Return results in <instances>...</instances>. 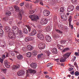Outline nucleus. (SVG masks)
<instances>
[{
    "instance_id": "338daca9",
    "label": "nucleus",
    "mask_w": 79,
    "mask_h": 79,
    "mask_svg": "<svg viewBox=\"0 0 79 79\" xmlns=\"http://www.w3.org/2000/svg\"><path fill=\"white\" fill-rule=\"evenodd\" d=\"M44 74H47L48 73L47 72H44Z\"/></svg>"
},
{
    "instance_id": "49530a36",
    "label": "nucleus",
    "mask_w": 79,
    "mask_h": 79,
    "mask_svg": "<svg viewBox=\"0 0 79 79\" xmlns=\"http://www.w3.org/2000/svg\"><path fill=\"white\" fill-rule=\"evenodd\" d=\"M66 42V41L65 40H62L61 41H60V43L62 44H64Z\"/></svg>"
},
{
    "instance_id": "412c9836",
    "label": "nucleus",
    "mask_w": 79,
    "mask_h": 79,
    "mask_svg": "<svg viewBox=\"0 0 79 79\" xmlns=\"http://www.w3.org/2000/svg\"><path fill=\"white\" fill-rule=\"evenodd\" d=\"M20 67V65H14L13 66L12 68L14 70L19 69Z\"/></svg>"
},
{
    "instance_id": "ea45409f",
    "label": "nucleus",
    "mask_w": 79,
    "mask_h": 79,
    "mask_svg": "<svg viewBox=\"0 0 79 79\" xmlns=\"http://www.w3.org/2000/svg\"><path fill=\"white\" fill-rule=\"evenodd\" d=\"M27 28L28 29L29 32H30V31H31V27H30V26H27Z\"/></svg>"
},
{
    "instance_id": "f8f14e48",
    "label": "nucleus",
    "mask_w": 79,
    "mask_h": 79,
    "mask_svg": "<svg viewBox=\"0 0 79 79\" xmlns=\"http://www.w3.org/2000/svg\"><path fill=\"white\" fill-rule=\"evenodd\" d=\"M72 16H70L69 18V27H70L72 29H73V25L71 24V22L72 21Z\"/></svg>"
},
{
    "instance_id": "c9c22d12",
    "label": "nucleus",
    "mask_w": 79,
    "mask_h": 79,
    "mask_svg": "<svg viewBox=\"0 0 79 79\" xmlns=\"http://www.w3.org/2000/svg\"><path fill=\"white\" fill-rule=\"evenodd\" d=\"M32 54L34 56L37 55V52L36 51H34L32 52Z\"/></svg>"
},
{
    "instance_id": "4d7b16f0",
    "label": "nucleus",
    "mask_w": 79,
    "mask_h": 79,
    "mask_svg": "<svg viewBox=\"0 0 79 79\" xmlns=\"http://www.w3.org/2000/svg\"><path fill=\"white\" fill-rule=\"evenodd\" d=\"M33 2L35 4H36V3H38V2L37 0V1H34Z\"/></svg>"
},
{
    "instance_id": "5fc2aeb1",
    "label": "nucleus",
    "mask_w": 79,
    "mask_h": 79,
    "mask_svg": "<svg viewBox=\"0 0 79 79\" xmlns=\"http://www.w3.org/2000/svg\"><path fill=\"white\" fill-rule=\"evenodd\" d=\"M74 65L76 67L78 68V66H77V64H76V62H75Z\"/></svg>"
},
{
    "instance_id": "7ed1b4c3",
    "label": "nucleus",
    "mask_w": 79,
    "mask_h": 79,
    "mask_svg": "<svg viewBox=\"0 0 79 79\" xmlns=\"http://www.w3.org/2000/svg\"><path fill=\"white\" fill-rule=\"evenodd\" d=\"M29 18H30L32 21H37L38 19H39V17L37 15H30L29 16Z\"/></svg>"
},
{
    "instance_id": "39448f33",
    "label": "nucleus",
    "mask_w": 79,
    "mask_h": 79,
    "mask_svg": "<svg viewBox=\"0 0 79 79\" xmlns=\"http://www.w3.org/2000/svg\"><path fill=\"white\" fill-rule=\"evenodd\" d=\"M38 47L40 49H44L45 48L46 45L45 44H44V43H41L39 44Z\"/></svg>"
},
{
    "instance_id": "6e6552de",
    "label": "nucleus",
    "mask_w": 79,
    "mask_h": 79,
    "mask_svg": "<svg viewBox=\"0 0 79 79\" xmlns=\"http://www.w3.org/2000/svg\"><path fill=\"white\" fill-rule=\"evenodd\" d=\"M74 9V6H69L67 8V11L68 12H70L73 10Z\"/></svg>"
},
{
    "instance_id": "4468645a",
    "label": "nucleus",
    "mask_w": 79,
    "mask_h": 79,
    "mask_svg": "<svg viewBox=\"0 0 79 79\" xmlns=\"http://www.w3.org/2000/svg\"><path fill=\"white\" fill-rule=\"evenodd\" d=\"M4 64L5 67H6L7 68H9L10 67V63H9V62H8V61L7 60H6L5 61Z\"/></svg>"
},
{
    "instance_id": "bf43d9fd",
    "label": "nucleus",
    "mask_w": 79,
    "mask_h": 79,
    "mask_svg": "<svg viewBox=\"0 0 79 79\" xmlns=\"http://www.w3.org/2000/svg\"><path fill=\"white\" fill-rule=\"evenodd\" d=\"M22 21H19V23H18V24H22Z\"/></svg>"
},
{
    "instance_id": "20e7f679",
    "label": "nucleus",
    "mask_w": 79,
    "mask_h": 79,
    "mask_svg": "<svg viewBox=\"0 0 79 79\" xmlns=\"http://www.w3.org/2000/svg\"><path fill=\"white\" fill-rule=\"evenodd\" d=\"M60 15L61 16L60 18L61 19H62V21H66L67 18L65 13H61Z\"/></svg>"
},
{
    "instance_id": "a878e982",
    "label": "nucleus",
    "mask_w": 79,
    "mask_h": 79,
    "mask_svg": "<svg viewBox=\"0 0 79 79\" xmlns=\"http://www.w3.org/2000/svg\"><path fill=\"white\" fill-rule=\"evenodd\" d=\"M52 51L53 53L56 54L57 53V50L56 48H53L52 50Z\"/></svg>"
},
{
    "instance_id": "603ef678",
    "label": "nucleus",
    "mask_w": 79,
    "mask_h": 79,
    "mask_svg": "<svg viewBox=\"0 0 79 79\" xmlns=\"http://www.w3.org/2000/svg\"><path fill=\"white\" fill-rule=\"evenodd\" d=\"M55 38H57L58 37H59V35L57 34H56L55 35Z\"/></svg>"
},
{
    "instance_id": "de8ad7c7",
    "label": "nucleus",
    "mask_w": 79,
    "mask_h": 79,
    "mask_svg": "<svg viewBox=\"0 0 79 79\" xmlns=\"http://www.w3.org/2000/svg\"><path fill=\"white\" fill-rule=\"evenodd\" d=\"M43 55V53H41V54H40V55H38V56H37L38 58H40V57H41V56Z\"/></svg>"
},
{
    "instance_id": "2f4dec72",
    "label": "nucleus",
    "mask_w": 79,
    "mask_h": 79,
    "mask_svg": "<svg viewBox=\"0 0 79 79\" xmlns=\"http://www.w3.org/2000/svg\"><path fill=\"white\" fill-rule=\"evenodd\" d=\"M36 10V9H35L33 10H30L29 13L30 14H33V13H34L35 11Z\"/></svg>"
},
{
    "instance_id": "b1692460",
    "label": "nucleus",
    "mask_w": 79,
    "mask_h": 79,
    "mask_svg": "<svg viewBox=\"0 0 79 79\" xmlns=\"http://www.w3.org/2000/svg\"><path fill=\"white\" fill-rule=\"evenodd\" d=\"M14 7L16 11H19V7H18V6H17V5L14 6Z\"/></svg>"
},
{
    "instance_id": "bb28decb",
    "label": "nucleus",
    "mask_w": 79,
    "mask_h": 79,
    "mask_svg": "<svg viewBox=\"0 0 79 79\" xmlns=\"http://www.w3.org/2000/svg\"><path fill=\"white\" fill-rule=\"evenodd\" d=\"M45 29L46 31H49L51 30V28L50 26H48L46 27Z\"/></svg>"
},
{
    "instance_id": "f704fd0d",
    "label": "nucleus",
    "mask_w": 79,
    "mask_h": 79,
    "mask_svg": "<svg viewBox=\"0 0 79 79\" xmlns=\"http://www.w3.org/2000/svg\"><path fill=\"white\" fill-rule=\"evenodd\" d=\"M64 7H61V8H60V12H62V13L63 12L64 10Z\"/></svg>"
},
{
    "instance_id": "864d4df0",
    "label": "nucleus",
    "mask_w": 79,
    "mask_h": 79,
    "mask_svg": "<svg viewBox=\"0 0 79 79\" xmlns=\"http://www.w3.org/2000/svg\"><path fill=\"white\" fill-rule=\"evenodd\" d=\"M24 2H22V3H21L20 4V5L22 6H23V5H24Z\"/></svg>"
},
{
    "instance_id": "c756f323",
    "label": "nucleus",
    "mask_w": 79,
    "mask_h": 79,
    "mask_svg": "<svg viewBox=\"0 0 79 79\" xmlns=\"http://www.w3.org/2000/svg\"><path fill=\"white\" fill-rule=\"evenodd\" d=\"M8 19V18L7 17H5V18H3L2 19L3 21H7Z\"/></svg>"
},
{
    "instance_id": "774afa93",
    "label": "nucleus",
    "mask_w": 79,
    "mask_h": 79,
    "mask_svg": "<svg viewBox=\"0 0 79 79\" xmlns=\"http://www.w3.org/2000/svg\"><path fill=\"white\" fill-rule=\"evenodd\" d=\"M38 33H41L42 31L41 30H38Z\"/></svg>"
},
{
    "instance_id": "f03ea898",
    "label": "nucleus",
    "mask_w": 79,
    "mask_h": 79,
    "mask_svg": "<svg viewBox=\"0 0 79 79\" xmlns=\"http://www.w3.org/2000/svg\"><path fill=\"white\" fill-rule=\"evenodd\" d=\"M71 53L70 52L69 53H67L66 54H64L63 56V57L64 58H61L60 60V62H64L66 60V59L67 58H68L70 56V55H71Z\"/></svg>"
},
{
    "instance_id": "c85d7f7f",
    "label": "nucleus",
    "mask_w": 79,
    "mask_h": 79,
    "mask_svg": "<svg viewBox=\"0 0 79 79\" xmlns=\"http://www.w3.org/2000/svg\"><path fill=\"white\" fill-rule=\"evenodd\" d=\"M23 32L25 34H27L28 32L27 29L26 28H24V29H23Z\"/></svg>"
},
{
    "instance_id": "f3484780",
    "label": "nucleus",
    "mask_w": 79,
    "mask_h": 79,
    "mask_svg": "<svg viewBox=\"0 0 79 79\" xmlns=\"http://www.w3.org/2000/svg\"><path fill=\"white\" fill-rule=\"evenodd\" d=\"M46 39L47 41L50 42L51 41L52 39L51 37L49 35H47L46 36Z\"/></svg>"
},
{
    "instance_id": "dca6fc26",
    "label": "nucleus",
    "mask_w": 79,
    "mask_h": 79,
    "mask_svg": "<svg viewBox=\"0 0 79 79\" xmlns=\"http://www.w3.org/2000/svg\"><path fill=\"white\" fill-rule=\"evenodd\" d=\"M24 72L23 70H20L17 73V74L19 76H21V75H24Z\"/></svg>"
},
{
    "instance_id": "3c124183",
    "label": "nucleus",
    "mask_w": 79,
    "mask_h": 79,
    "mask_svg": "<svg viewBox=\"0 0 79 79\" xmlns=\"http://www.w3.org/2000/svg\"><path fill=\"white\" fill-rule=\"evenodd\" d=\"M5 45L4 44H2V43H0V47H4Z\"/></svg>"
},
{
    "instance_id": "58836bf2",
    "label": "nucleus",
    "mask_w": 79,
    "mask_h": 79,
    "mask_svg": "<svg viewBox=\"0 0 79 79\" xmlns=\"http://www.w3.org/2000/svg\"><path fill=\"white\" fill-rule=\"evenodd\" d=\"M49 1H50L51 2V3L52 4H55L56 3V0H49Z\"/></svg>"
},
{
    "instance_id": "680f3d73",
    "label": "nucleus",
    "mask_w": 79,
    "mask_h": 79,
    "mask_svg": "<svg viewBox=\"0 0 79 79\" xmlns=\"http://www.w3.org/2000/svg\"><path fill=\"white\" fill-rule=\"evenodd\" d=\"M76 9H77V10H79V6H77L76 7Z\"/></svg>"
},
{
    "instance_id": "9b49d317",
    "label": "nucleus",
    "mask_w": 79,
    "mask_h": 79,
    "mask_svg": "<svg viewBox=\"0 0 79 79\" xmlns=\"http://www.w3.org/2000/svg\"><path fill=\"white\" fill-rule=\"evenodd\" d=\"M43 12L44 15V16H49L50 14L49 11L48 10H44Z\"/></svg>"
},
{
    "instance_id": "a19ab883",
    "label": "nucleus",
    "mask_w": 79,
    "mask_h": 79,
    "mask_svg": "<svg viewBox=\"0 0 79 79\" xmlns=\"http://www.w3.org/2000/svg\"><path fill=\"white\" fill-rule=\"evenodd\" d=\"M56 31L57 32V33H60V34H61L63 33V32L61 31H60V30H59L58 29H56Z\"/></svg>"
},
{
    "instance_id": "0e129e2a",
    "label": "nucleus",
    "mask_w": 79,
    "mask_h": 79,
    "mask_svg": "<svg viewBox=\"0 0 79 79\" xmlns=\"http://www.w3.org/2000/svg\"><path fill=\"white\" fill-rule=\"evenodd\" d=\"M6 57L8 56V53H6Z\"/></svg>"
},
{
    "instance_id": "1a4fd4ad",
    "label": "nucleus",
    "mask_w": 79,
    "mask_h": 79,
    "mask_svg": "<svg viewBox=\"0 0 79 79\" xmlns=\"http://www.w3.org/2000/svg\"><path fill=\"white\" fill-rule=\"evenodd\" d=\"M36 71L35 70H32V69H28L27 70V75H29V74H28V73H36Z\"/></svg>"
},
{
    "instance_id": "aec40b11",
    "label": "nucleus",
    "mask_w": 79,
    "mask_h": 79,
    "mask_svg": "<svg viewBox=\"0 0 79 79\" xmlns=\"http://www.w3.org/2000/svg\"><path fill=\"white\" fill-rule=\"evenodd\" d=\"M33 49V47H32V46L28 45L27 46V49L28 50H32Z\"/></svg>"
},
{
    "instance_id": "ddd939ff",
    "label": "nucleus",
    "mask_w": 79,
    "mask_h": 79,
    "mask_svg": "<svg viewBox=\"0 0 79 79\" xmlns=\"http://www.w3.org/2000/svg\"><path fill=\"white\" fill-rule=\"evenodd\" d=\"M3 27L2 25L0 23V36H2L3 35V31L2 29H1V28Z\"/></svg>"
},
{
    "instance_id": "a211bd4d",
    "label": "nucleus",
    "mask_w": 79,
    "mask_h": 79,
    "mask_svg": "<svg viewBox=\"0 0 79 79\" xmlns=\"http://www.w3.org/2000/svg\"><path fill=\"white\" fill-rule=\"evenodd\" d=\"M31 67L33 69H35L37 65L35 63H32L31 64H30Z\"/></svg>"
},
{
    "instance_id": "c03bdc74",
    "label": "nucleus",
    "mask_w": 79,
    "mask_h": 79,
    "mask_svg": "<svg viewBox=\"0 0 79 79\" xmlns=\"http://www.w3.org/2000/svg\"><path fill=\"white\" fill-rule=\"evenodd\" d=\"M74 74L76 76H78V75H79V73L78 71L75 72Z\"/></svg>"
},
{
    "instance_id": "69168bd1",
    "label": "nucleus",
    "mask_w": 79,
    "mask_h": 79,
    "mask_svg": "<svg viewBox=\"0 0 79 79\" xmlns=\"http://www.w3.org/2000/svg\"><path fill=\"white\" fill-rule=\"evenodd\" d=\"M76 16H79V14L78 13H76Z\"/></svg>"
},
{
    "instance_id": "e433bc0d",
    "label": "nucleus",
    "mask_w": 79,
    "mask_h": 79,
    "mask_svg": "<svg viewBox=\"0 0 79 79\" xmlns=\"http://www.w3.org/2000/svg\"><path fill=\"white\" fill-rule=\"evenodd\" d=\"M59 59L57 58V59H55V60H56V61L57 62V65H60L61 64L60 62H59Z\"/></svg>"
},
{
    "instance_id": "79ce46f5",
    "label": "nucleus",
    "mask_w": 79,
    "mask_h": 79,
    "mask_svg": "<svg viewBox=\"0 0 79 79\" xmlns=\"http://www.w3.org/2000/svg\"><path fill=\"white\" fill-rule=\"evenodd\" d=\"M45 52L47 54L48 56H49L50 55V53L49 51H45Z\"/></svg>"
},
{
    "instance_id": "4c0bfd02",
    "label": "nucleus",
    "mask_w": 79,
    "mask_h": 79,
    "mask_svg": "<svg viewBox=\"0 0 79 79\" xmlns=\"http://www.w3.org/2000/svg\"><path fill=\"white\" fill-rule=\"evenodd\" d=\"M15 53H17V52L16 51H14V52H11V54L12 55L14 56L15 54Z\"/></svg>"
},
{
    "instance_id": "052dcab7",
    "label": "nucleus",
    "mask_w": 79,
    "mask_h": 79,
    "mask_svg": "<svg viewBox=\"0 0 79 79\" xmlns=\"http://www.w3.org/2000/svg\"><path fill=\"white\" fill-rule=\"evenodd\" d=\"M2 70L4 72H6V69H3Z\"/></svg>"
},
{
    "instance_id": "cd10ccee",
    "label": "nucleus",
    "mask_w": 79,
    "mask_h": 79,
    "mask_svg": "<svg viewBox=\"0 0 79 79\" xmlns=\"http://www.w3.org/2000/svg\"><path fill=\"white\" fill-rule=\"evenodd\" d=\"M25 40L26 41H30L31 40V37H26L25 39Z\"/></svg>"
},
{
    "instance_id": "9d476101",
    "label": "nucleus",
    "mask_w": 79,
    "mask_h": 79,
    "mask_svg": "<svg viewBox=\"0 0 79 79\" xmlns=\"http://www.w3.org/2000/svg\"><path fill=\"white\" fill-rule=\"evenodd\" d=\"M37 36L38 38L41 40H43L44 39V36L42 33H38L37 35Z\"/></svg>"
},
{
    "instance_id": "f257e3e1",
    "label": "nucleus",
    "mask_w": 79,
    "mask_h": 79,
    "mask_svg": "<svg viewBox=\"0 0 79 79\" xmlns=\"http://www.w3.org/2000/svg\"><path fill=\"white\" fill-rule=\"evenodd\" d=\"M12 31L14 34L12 32H9L8 35V37L11 39H15L16 37L15 34L17 35L19 33L20 36H17V40L18 41H21V37L23 36L22 30H19L18 27L17 26H13Z\"/></svg>"
},
{
    "instance_id": "423d86ee",
    "label": "nucleus",
    "mask_w": 79,
    "mask_h": 79,
    "mask_svg": "<svg viewBox=\"0 0 79 79\" xmlns=\"http://www.w3.org/2000/svg\"><path fill=\"white\" fill-rule=\"evenodd\" d=\"M24 13V10L23 9H21L20 10V12L18 14V17L19 18V19H20V20H21L22 18V14H23Z\"/></svg>"
},
{
    "instance_id": "6e6d98bb",
    "label": "nucleus",
    "mask_w": 79,
    "mask_h": 79,
    "mask_svg": "<svg viewBox=\"0 0 79 79\" xmlns=\"http://www.w3.org/2000/svg\"><path fill=\"white\" fill-rule=\"evenodd\" d=\"M74 71H73V72H70V74H72V75H74Z\"/></svg>"
},
{
    "instance_id": "4be33fe9",
    "label": "nucleus",
    "mask_w": 79,
    "mask_h": 79,
    "mask_svg": "<svg viewBox=\"0 0 79 79\" xmlns=\"http://www.w3.org/2000/svg\"><path fill=\"white\" fill-rule=\"evenodd\" d=\"M57 48L59 50H63L64 48V47L63 46H61V45H60V44H57Z\"/></svg>"
},
{
    "instance_id": "0eeeda50",
    "label": "nucleus",
    "mask_w": 79,
    "mask_h": 79,
    "mask_svg": "<svg viewBox=\"0 0 79 79\" xmlns=\"http://www.w3.org/2000/svg\"><path fill=\"white\" fill-rule=\"evenodd\" d=\"M48 22V19H41L40 21V24H42V25L46 24H47Z\"/></svg>"
},
{
    "instance_id": "2eb2a0df",
    "label": "nucleus",
    "mask_w": 79,
    "mask_h": 79,
    "mask_svg": "<svg viewBox=\"0 0 79 79\" xmlns=\"http://www.w3.org/2000/svg\"><path fill=\"white\" fill-rule=\"evenodd\" d=\"M36 33L37 32L36 31V30H35V29H33V31H32V33H30L29 35L30 36H34V35H35Z\"/></svg>"
},
{
    "instance_id": "7c9ffc66",
    "label": "nucleus",
    "mask_w": 79,
    "mask_h": 79,
    "mask_svg": "<svg viewBox=\"0 0 79 79\" xmlns=\"http://www.w3.org/2000/svg\"><path fill=\"white\" fill-rule=\"evenodd\" d=\"M27 55L28 57H31L32 55V53L31 52H28L27 53Z\"/></svg>"
},
{
    "instance_id": "5701e85b",
    "label": "nucleus",
    "mask_w": 79,
    "mask_h": 79,
    "mask_svg": "<svg viewBox=\"0 0 79 79\" xmlns=\"http://www.w3.org/2000/svg\"><path fill=\"white\" fill-rule=\"evenodd\" d=\"M5 55H2V59L0 57V62H1V63H3V59H4V58H5Z\"/></svg>"
},
{
    "instance_id": "e2e57ef3",
    "label": "nucleus",
    "mask_w": 79,
    "mask_h": 79,
    "mask_svg": "<svg viewBox=\"0 0 79 79\" xmlns=\"http://www.w3.org/2000/svg\"><path fill=\"white\" fill-rule=\"evenodd\" d=\"M46 78H48V77H49V75H46L45 76Z\"/></svg>"
},
{
    "instance_id": "13d9d810",
    "label": "nucleus",
    "mask_w": 79,
    "mask_h": 79,
    "mask_svg": "<svg viewBox=\"0 0 79 79\" xmlns=\"http://www.w3.org/2000/svg\"><path fill=\"white\" fill-rule=\"evenodd\" d=\"M76 58V56H74L73 59V60L74 61V60H75Z\"/></svg>"
},
{
    "instance_id": "393cba45",
    "label": "nucleus",
    "mask_w": 79,
    "mask_h": 79,
    "mask_svg": "<svg viewBox=\"0 0 79 79\" xmlns=\"http://www.w3.org/2000/svg\"><path fill=\"white\" fill-rule=\"evenodd\" d=\"M17 57L18 59H19V60H21L23 59V56L22 55H20V54H19V55H18L17 56Z\"/></svg>"
},
{
    "instance_id": "a18cd8bd",
    "label": "nucleus",
    "mask_w": 79,
    "mask_h": 79,
    "mask_svg": "<svg viewBox=\"0 0 79 79\" xmlns=\"http://www.w3.org/2000/svg\"><path fill=\"white\" fill-rule=\"evenodd\" d=\"M59 27L61 29H64V27L63 25H60V26H59Z\"/></svg>"
},
{
    "instance_id": "473e14b6",
    "label": "nucleus",
    "mask_w": 79,
    "mask_h": 79,
    "mask_svg": "<svg viewBox=\"0 0 79 79\" xmlns=\"http://www.w3.org/2000/svg\"><path fill=\"white\" fill-rule=\"evenodd\" d=\"M22 50L23 52H27V47H23L22 48Z\"/></svg>"
},
{
    "instance_id": "37998d69",
    "label": "nucleus",
    "mask_w": 79,
    "mask_h": 79,
    "mask_svg": "<svg viewBox=\"0 0 79 79\" xmlns=\"http://www.w3.org/2000/svg\"><path fill=\"white\" fill-rule=\"evenodd\" d=\"M69 50V48H64V49L63 50V52H66L68 50Z\"/></svg>"
},
{
    "instance_id": "6ab92c4d",
    "label": "nucleus",
    "mask_w": 79,
    "mask_h": 79,
    "mask_svg": "<svg viewBox=\"0 0 79 79\" xmlns=\"http://www.w3.org/2000/svg\"><path fill=\"white\" fill-rule=\"evenodd\" d=\"M10 28L8 26L5 27V31H6V32H9V31H10Z\"/></svg>"
},
{
    "instance_id": "72a5a7b5",
    "label": "nucleus",
    "mask_w": 79,
    "mask_h": 79,
    "mask_svg": "<svg viewBox=\"0 0 79 79\" xmlns=\"http://www.w3.org/2000/svg\"><path fill=\"white\" fill-rule=\"evenodd\" d=\"M11 13L10 11H8L6 13V15L7 16H10L11 14Z\"/></svg>"
},
{
    "instance_id": "8fccbe9b",
    "label": "nucleus",
    "mask_w": 79,
    "mask_h": 79,
    "mask_svg": "<svg viewBox=\"0 0 79 79\" xmlns=\"http://www.w3.org/2000/svg\"><path fill=\"white\" fill-rule=\"evenodd\" d=\"M40 4L41 5H42V6H43V5H44L43 2L42 1H40Z\"/></svg>"
},
{
    "instance_id": "09e8293b",
    "label": "nucleus",
    "mask_w": 79,
    "mask_h": 79,
    "mask_svg": "<svg viewBox=\"0 0 79 79\" xmlns=\"http://www.w3.org/2000/svg\"><path fill=\"white\" fill-rule=\"evenodd\" d=\"M77 0H71V2L73 3H76V2H77Z\"/></svg>"
}]
</instances>
